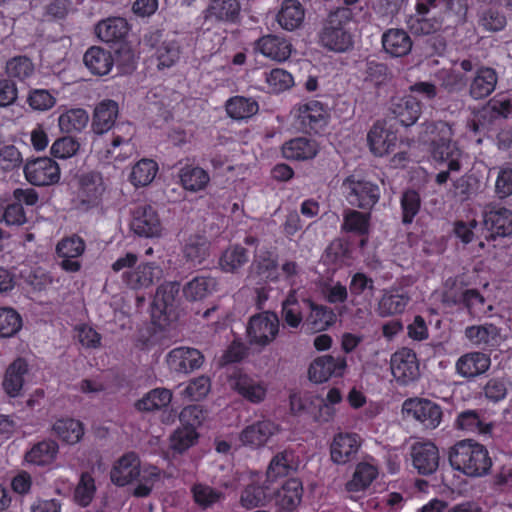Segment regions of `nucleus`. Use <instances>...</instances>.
<instances>
[{
    "label": "nucleus",
    "mask_w": 512,
    "mask_h": 512,
    "mask_svg": "<svg viewBox=\"0 0 512 512\" xmlns=\"http://www.w3.org/2000/svg\"><path fill=\"white\" fill-rule=\"evenodd\" d=\"M415 13L406 24L415 35H430L441 30L447 16L455 14L464 17L467 13L466 0H415Z\"/></svg>",
    "instance_id": "f257e3e1"
},
{
    "label": "nucleus",
    "mask_w": 512,
    "mask_h": 512,
    "mask_svg": "<svg viewBox=\"0 0 512 512\" xmlns=\"http://www.w3.org/2000/svg\"><path fill=\"white\" fill-rule=\"evenodd\" d=\"M452 128L444 121L427 122L419 132L418 141L429 145L433 159L447 163L450 171H460L462 151L452 142Z\"/></svg>",
    "instance_id": "f03ea898"
},
{
    "label": "nucleus",
    "mask_w": 512,
    "mask_h": 512,
    "mask_svg": "<svg viewBox=\"0 0 512 512\" xmlns=\"http://www.w3.org/2000/svg\"><path fill=\"white\" fill-rule=\"evenodd\" d=\"M119 112L118 104L110 98L104 99L94 109L91 129L94 134L102 135L113 128L112 140L107 154L115 159H120L121 152L115 154L119 147L129 146L135 133L131 123H120L115 125Z\"/></svg>",
    "instance_id": "7ed1b4c3"
},
{
    "label": "nucleus",
    "mask_w": 512,
    "mask_h": 512,
    "mask_svg": "<svg viewBox=\"0 0 512 512\" xmlns=\"http://www.w3.org/2000/svg\"><path fill=\"white\" fill-rule=\"evenodd\" d=\"M448 460L451 467L470 478H480L490 473L492 459L483 444L464 439L449 448Z\"/></svg>",
    "instance_id": "20e7f679"
},
{
    "label": "nucleus",
    "mask_w": 512,
    "mask_h": 512,
    "mask_svg": "<svg viewBox=\"0 0 512 512\" xmlns=\"http://www.w3.org/2000/svg\"><path fill=\"white\" fill-rule=\"evenodd\" d=\"M352 21L353 13L349 8H338L330 12L319 31V44L337 53L350 50L354 44Z\"/></svg>",
    "instance_id": "39448f33"
},
{
    "label": "nucleus",
    "mask_w": 512,
    "mask_h": 512,
    "mask_svg": "<svg viewBox=\"0 0 512 512\" xmlns=\"http://www.w3.org/2000/svg\"><path fill=\"white\" fill-rule=\"evenodd\" d=\"M343 194L347 202L354 207L370 211L380 199V188L377 184L357 179L350 175L342 183Z\"/></svg>",
    "instance_id": "423d86ee"
},
{
    "label": "nucleus",
    "mask_w": 512,
    "mask_h": 512,
    "mask_svg": "<svg viewBox=\"0 0 512 512\" xmlns=\"http://www.w3.org/2000/svg\"><path fill=\"white\" fill-rule=\"evenodd\" d=\"M279 318L276 313L264 311L253 315L247 325V337L254 345L266 346L278 335Z\"/></svg>",
    "instance_id": "0eeeda50"
},
{
    "label": "nucleus",
    "mask_w": 512,
    "mask_h": 512,
    "mask_svg": "<svg viewBox=\"0 0 512 512\" xmlns=\"http://www.w3.org/2000/svg\"><path fill=\"white\" fill-rule=\"evenodd\" d=\"M105 185L100 173L88 172L79 177L76 202L79 209L88 211L102 203Z\"/></svg>",
    "instance_id": "6e6552de"
},
{
    "label": "nucleus",
    "mask_w": 512,
    "mask_h": 512,
    "mask_svg": "<svg viewBox=\"0 0 512 512\" xmlns=\"http://www.w3.org/2000/svg\"><path fill=\"white\" fill-rule=\"evenodd\" d=\"M23 170L26 180L34 186H50L60 180V167L50 157L27 160Z\"/></svg>",
    "instance_id": "1a4fd4ad"
},
{
    "label": "nucleus",
    "mask_w": 512,
    "mask_h": 512,
    "mask_svg": "<svg viewBox=\"0 0 512 512\" xmlns=\"http://www.w3.org/2000/svg\"><path fill=\"white\" fill-rule=\"evenodd\" d=\"M328 112L319 101H311L298 108L295 126L306 134H320L328 124Z\"/></svg>",
    "instance_id": "9d476101"
},
{
    "label": "nucleus",
    "mask_w": 512,
    "mask_h": 512,
    "mask_svg": "<svg viewBox=\"0 0 512 512\" xmlns=\"http://www.w3.org/2000/svg\"><path fill=\"white\" fill-rule=\"evenodd\" d=\"M402 410L407 417H412L427 429L436 428L442 419L441 407L428 399H406Z\"/></svg>",
    "instance_id": "9b49d317"
},
{
    "label": "nucleus",
    "mask_w": 512,
    "mask_h": 512,
    "mask_svg": "<svg viewBox=\"0 0 512 512\" xmlns=\"http://www.w3.org/2000/svg\"><path fill=\"white\" fill-rule=\"evenodd\" d=\"M85 249V241L76 234L61 239L56 245V255L61 269L67 273L80 271L82 267L80 257Z\"/></svg>",
    "instance_id": "f8f14e48"
},
{
    "label": "nucleus",
    "mask_w": 512,
    "mask_h": 512,
    "mask_svg": "<svg viewBox=\"0 0 512 512\" xmlns=\"http://www.w3.org/2000/svg\"><path fill=\"white\" fill-rule=\"evenodd\" d=\"M486 239H496L512 234V211L495 204L487 205L483 212Z\"/></svg>",
    "instance_id": "ddd939ff"
},
{
    "label": "nucleus",
    "mask_w": 512,
    "mask_h": 512,
    "mask_svg": "<svg viewBox=\"0 0 512 512\" xmlns=\"http://www.w3.org/2000/svg\"><path fill=\"white\" fill-rule=\"evenodd\" d=\"M130 228L140 237L152 238L161 234L162 224L156 209L145 204L134 209Z\"/></svg>",
    "instance_id": "4468645a"
},
{
    "label": "nucleus",
    "mask_w": 512,
    "mask_h": 512,
    "mask_svg": "<svg viewBox=\"0 0 512 512\" xmlns=\"http://www.w3.org/2000/svg\"><path fill=\"white\" fill-rule=\"evenodd\" d=\"M391 371L396 381L407 385L419 376V363L416 353L410 348H401L391 358Z\"/></svg>",
    "instance_id": "2eb2a0df"
},
{
    "label": "nucleus",
    "mask_w": 512,
    "mask_h": 512,
    "mask_svg": "<svg viewBox=\"0 0 512 512\" xmlns=\"http://www.w3.org/2000/svg\"><path fill=\"white\" fill-rule=\"evenodd\" d=\"M204 360V355L200 350L186 346L175 347L166 356L168 368L182 374H188L201 368Z\"/></svg>",
    "instance_id": "dca6fc26"
},
{
    "label": "nucleus",
    "mask_w": 512,
    "mask_h": 512,
    "mask_svg": "<svg viewBox=\"0 0 512 512\" xmlns=\"http://www.w3.org/2000/svg\"><path fill=\"white\" fill-rule=\"evenodd\" d=\"M141 461L137 453L130 451L124 453L112 466L110 471L111 482L124 487L139 480L142 475Z\"/></svg>",
    "instance_id": "f3484780"
},
{
    "label": "nucleus",
    "mask_w": 512,
    "mask_h": 512,
    "mask_svg": "<svg viewBox=\"0 0 512 512\" xmlns=\"http://www.w3.org/2000/svg\"><path fill=\"white\" fill-rule=\"evenodd\" d=\"M361 447V437L357 433L339 432L334 435L330 444L331 461L337 465H345L356 459Z\"/></svg>",
    "instance_id": "a211bd4d"
},
{
    "label": "nucleus",
    "mask_w": 512,
    "mask_h": 512,
    "mask_svg": "<svg viewBox=\"0 0 512 512\" xmlns=\"http://www.w3.org/2000/svg\"><path fill=\"white\" fill-rule=\"evenodd\" d=\"M162 268L155 262H143L122 274L123 283L132 290L146 289L159 282Z\"/></svg>",
    "instance_id": "6ab92c4d"
},
{
    "label": "nucleus",
    "mask_w": 512,
    "mask_h": 512,
    "mask_svg": "<svg viewBox=\"0 0 512 512\" xmlns=\"http://www.w3.org/2000/svg\"><path fill=\"white\" fill-rule=\"evenodd\" d=\"M347 367L345 357L324 355L317 357L309 366L308 376L314 383H324L331 377H341Z\"/></svg>",
    "instance_id": "aec40b11"
},
{
    "label": "nucleus",
    "mask_w": 512,
    "mask_h": 512,
    "mask_svg": "<svg viewBox=\"0 0 512 512\" xmlns=\"http://www.w3.org/2000/svg\"><path fill=\"white\" fill-rule=\"evenodd\" d=\"M34 65L26 56H17L10 59L6 64V72L9 78H0V96H17V87L11 78L20 81L32 75Z\"/></svg>",
    "instance_id": "412c9836"
},
{
    "label": "nucleus",
    "mask_w": 512,
    "mask_h": 512,
    "mask_svg": "<svg viewBox=\"0 0 512 512\" xmlns=\"http://www.w3.org/2000/svg\"><path fill=\"white\" fill-rule=\"evenodd\" d=\"M412 465L420 475L428 476L439 467L438 447L430 441L416 442L411 447Z\"/></svg>",
    "instance_id": "4be33fe9"
},
{
    "label": "nucleus",
    "mask_w": 512,
    "mask_h": 512,
    "mask_svg": "<svg viewBox=\"0 0 512 512\" xmlns=\"http://www.w3.org/2000/svg\"><path fill=\"white\" fill-rule=\"evenodd\" d=\"M230 384L236 393L252 404H259L266 398L267 386L265 383L248 374H234L230 379Z\"/></svg>",
    "instance_id": "5701e85b"
},
{
    "label": "nucleus",
    "mask_w": 512,
    "mask_h": 512,
    "mask_svg": "<svg viewBox=\"0 0 512 512\" xmlns=\"http://www.w3.org/2000/svg\"><path fill=\"white\" fill-rule=\"evenodd\" d=\"M367 140L374 155L384 156L394 152L398 137L396 131L386 128L385 123L377 121L368 132Z\"/></svg>",
    "instance_id": "b1692460"
},
{
    "label": "nucleus",
    "mask_w": 512,
    "mask_h": 512,
    "mask_svg": "<svg viewBox=\"0 0 512 512\" xmlns=\"http://www.w3.org/2000/svg\"><path fill=\"white\" fill-rule=\"evenodd\" d=\"M303 484L298 478L287 479L275 493L277 512H294L303 497Z\"/></svg>",
    "instance_id": "393cba45"
},
{
    "label": "nucleus",
    "mask_w": 512,
    "mask_h": 512,
    "mask_svg": "<svg viewBox=\"0 0 512 512\" xmlns=\"http://www.w3.org/2000/svg\"><path fill=\"white\" fill-rule=\"evenodd\" d=\"M241 5L238 0H211L204 11L206 21L236 24L240 20Z\"/></svg>",
    "instance_id": "a878e982"
},
{
    "label": "nucleus",
    "mask_w": 512,
    "mask_h": 512,
    "mask_svg": "<svg viewBox=\"0 0 512 512\" xmlns=\"http://www.w3.org/2000/svg\"><path fill=\"white\" fill-rule=\"evenodd\" d=\"M279 431V427L271 420H262L246 426L240 433V441L251 448H260Z\"/></svg>",
    "instance_id": "bb28decb"
},
{
    "label": "nucleus",
    "mask_w": 512,
    "mask_h": 512,
    "mask_svg": "<svg viewBox=\"0 0 512 512\" xmlns=\"http://www.w3.org/2000/svg\"><path fill=\"white\" fill-rule=\"evenodd\" d=\"M491 365L490 356L483 352H468L456 361V373L461 377L472 379L484 374Z\"/></svg>",
    "instance_id": "cd10ccee"
},
{
    "label": "nucleus",
    "mask_w": 512,
    "mask_h": 512,
    "mask_svg": "<svg viewBox=\"0 0 512 512\" xmlns=\"http://www.w3.org/2000/svg\"><path fill=\"white\" fill-rule=\"evenodd\" d=\"M130 25L125 18L109 17L101 20L95 27L97 37L106 43L118 44L125 41Z\"/></svg>",
    "instance_id": "c85d7f7f"
},
{
    "label": "nucleus",
    "mask_w": 512,
    "mask_h": 512,
    "mask_svg": "<svg viewBox=\"0 0 512 512\" xmlns=\"http://www.w3.org/2000/svg\"><path fill=\"white\" fill-rule=\"evenodd\" d=\"M384 51L391 57H403L410 53L413 42L409 34L399 28L386 30L381 37Z\"/></svg>",
    "instance_id": "c756f323"
},
{
    "label": "nucleus",
    "mask_w": 512,
    "mask_h": 512,
    "mask_svg": "<svg viewBox=\"0 0 512 512\" xmlns=\"http://www.w3.org/2000/svg\"><path fill=\"white\" fill-rule=\"evenodd\" d=\"M256 49L265 57L282 62L290 57L292 46L284 38L276 35H266L256 42Z\"/></svg>",
    "instance_id": "7c9ffc66"
},
{
    "label": "nucleus",
    "mask_w": 512,
    "mask_h": 512,
    "mask_svg": "<svg viewBox=\"0 0 512 512\" xmlns=\"http://www.w3.org/2000/svg\"><path fill=\"white\" fill-rule=\"evenodd\" d=\"M86 68L94 75H107L113 68L114 58L109 50L100 46H91L83 56Z\"/></svg>",
    "instance_id": "2f4dec72"
},
{
    "label": "nucleus",
    "mask_w": 512,
    "mask_h": 512,
    "mask_svg": "<svg viewBox=\"0 0 512 512\" xmlns=\"http://www.w3.org/2000/svg\"><path fill=\"white\" fill-rule=\"evenodd\" d=\"M28 373V364L23 358H17L6 369L2 382L5 393L17 397L24 385V377Z\"/></svg>",
    "instance_id": "473e14b6"
},
{
    "label": "nucleus",
    "mask_w": 512,
    "mask_h": 512,
    "mask_svg": "<svg viewBox=\"0 0 512 512\" xmlns=\"http://www.w3.org/2000/svg\"><path fill=\"white\" fill-rule=\"evenodd\" d=\"M453 303L463 306L474 318H481L492 310L484 296L477 289H465L455 295Z\"/></svg>",
    "instance_id": "72a5a7b5"
},
{
    "label": "nucleus",
    "mask_w": 512,
    "mask_h": 512,
    "mask_svg": "<svg viewBox=\"0 0 512 512\" xmlns=\"http://www.w3.org/2000/svg\"><path fill=\"white\" fill-rule=\"evenodd\" d=\"M317 153V143L305 137L291 139L282 146V155L288 160H308L314 158Z\"/></svg>",
    "instance_id": "f704fd0d"
},
{
    "label": "nucleus",
    "mask_w": 512,
    "mask_h": 512,
    "mask_svg": "<svg viewBox=\"0 0 512 512\" xmlns=\"http://www.w3.org/2000/svg\"><path fill=\"white\" fill-rule=\"evenodd\" d=\"M395 100V98H392ZM393 102L391 112L394 118L405 127L413 125L421 114V103L418 98H396Z\"/></svg>",
    "instance_id": "c9c22d12"
},
{
    "label": "nucleus",
    "mask_w": 512,
    "mask_h": 512,
    "mask_svg": "<svg viewBox=\"0 0 512 512\" xmlns=\"http://www.w3.org/2000/svg\"><path fill=\"white\" fill-rule=\"evenodd\" d=\"M58 444L53 440H42L35 443L30 450L25 453V461L36 466L50 465L58 453Z\"/></svg>",
    "instance_id": "e433bc0d"
},
{
    "label": "nucleus",
    "mask_w": 512,
    "mask_h": 512,
    "mask_svg": "<svg viewBox=\"0 0 512 512\" xmlns=\"http://www.w3.org/2000/svg\"><path fill=\"white\" fill-rule=\"evenodd\" d=\"M178 177L182 187L190 192L203 190L210 181V176L206 170L190 164H186L179 169Z\"/></svg>",
    "instance_id": "4c0bfd02"
},
{
    "label": "nucleus",
    "mask_w": 512,
    "mask_h": 512,
    "mask_svg": "<svg viewBox=\"0 0 512 512\" xmlns=\"http://www.w3.org/2000/svg\"><path fill=\"white\" fill-rule=\"evenodd\" d=\"M305 16L301 3L297 0H285L277 14V22L288 31L297 29L303 22Z\"/></svg>",
    "instance_id": "58836bf2"
},
{
    "label": "nucleus",
    "mask_w": 512,
    "mask_h": 512,
    "mask_svg": "<svg viewBox=\"0 0 512 512\" xmlns=\"http://www.w3.org/2000/svg\"><path fill=\"white\" fill-rule=\"evenodd\" d=\"M52 430L59 440L69 445L78 443L84 435L83 423L73 418L57 419Z\"/></svg>",
    "instance_id": "ea45409f"
},
{
    "label": "nucleus",
    "mask_w": 512,
    "mask_h": 512,
    "mask_svg": "<svg viewBox=\"0 0 512 512\" xmlns=\"http://www.w3.org/2000/svg\"><path fill=\"white\" fill-rule=\"evenodd\" d=\"M378 476L375 466L360 462L357 464L352 478L345 484V490L350 493L365 491Z\"/></svg>",
    "instance_id": "a19ab883"
},
{
    "label": "nucleus",
    "mask_w": 512,
    "mask_h": 512,
    "mask_svg": "<svg viewBox=\"0 0 512 512\" xmlns=\"http://www.w3.org/2000/svg\"><path fill=\"white\" fill-rule=\"evenodd\" d=\"M248 261V250L239 244H234L222 252L219 266L223 272L237 273Z\"/></svg>",
    "instance_id": "79ce46f5"
},
{
    "label": "nucleus",
    "mask_w": 512,
    "mask_h": 512,
    "mask_svg": "<svg viewBox=\"0 0 512 512\" xmlns=\"http://www.w3.org/2000/svg\"><path fill=\"white\" fill-rule=\"evenodd\" d=\"M310 313L306 319L309 328L315 332L326 330L336 321L335 312L324 305L315 304L311 300H307Z\"/></svg>",
    "instance_id": "37998d69"
},
{
    "label": "nucleus",
    "mask_w": 512,
    "mask_h": 512,
    "mask_svg": "<svg viewBox=\"0 0 512 512\" xmlns=\"http://www.w3.org/2000/svg\"><path fill=\"white\" fill-rule=\"evenodd\" d=\"M498 76L493 68L481 67L470 85V96H490L497 85Z\"/></svg>",
    "instance_id": "c03bdc74"
},
{
    "label": "nucleus",
    "mask_w": 512,
    "mask_h": 512,
    "mask_svg": "<svg viewBox=\"0 0 512 512\" xmlns=\"http://www.w3.org/2000/svg\"><path fill=\"white\" fill-rule=\"evenodd\" d=\"M371 214L348 209L344 212L341 228L343 231L358 236H366L369 233Z\"/></svg>",
    "instance_id": "a18cd8bd"
},
{
    "label": "nucleus",
    "mask_w": 512,
    "mask_h": 512,
    "mask_svg": "<svg viewBox=\"0 0 512 512\" xmlns=\"http://www.w3.org/2000/svg\"><path fill=\"white\" fill-rule=\"evenodd\" d=\"M410 297L406 293H400L398 290L385 292L379 303L378 312L381 316H391L404 312Z\"/></svg>",
    "instance_id": "49530a36"
},
{
    "label": "nucleus",
    "mask_w": 512,
    "mask_h": 512,
    "mask_svg": "<svg viewBox=\"0 0 512 512\" xmlns=\"http://www.w3.org/2000/svg\"><path fill=\"white\" fill-rule=\"evenodd\" d=\"M89 122V115L83 108H72L63 112L58 119L60 130L64 133H78L84 130Z\"/></svg>",
    "instance_id": "de8ad7c7"
},
{
    "label": "nucleus",
    "mask_w": 512,
    "mask_h": 512,
    "mask_svg": "<svg viewBox=\"0 0 512 512\" xmlns=\"http://www.w3.org/2000/svg\"><path fill=\"white\" fill-rule=\"evenodd\" d=\"M158 170L155 160L143 158L132 167L130 181L136 187L147 186L154 180Z\"/></svg>",
    "instance_id": "09e8293b"
},
{
    "label": "nucleus",
    "mask_w": 512,
    "mask_h": 512,
    "mask_svg": "<svg viewBox=\"0 0 512 512\" xmlns=\"http://www.w3.org/2000/svg\"><path fill=\"white\" fill-rule=\"evenodd\" d=\"M172 393L166 388H155L135 403L139 411L160 410L170 404Z\"/></svg>",
    "instance_id": "8fccbe9b"
},
{
    "label": "nucleus",
    "mask_w": 512,
    "mask_h": 512,
    "mask_svg": "<svg viewBox=\"0 0 512 512\" xmlns=\"http://www.w3.org/2000/svg\"><path fill=\"white\" fill-rule=\"evenodd\" d=\"M96 491L94 477L89 472H82L74 489L73 500L78 506L86 508L92 503Z\"/></svg>",
    "instance_id": "3c124183"
},
{
    "label": "nucleus",
    "mask_w": 512,
    "mask_h": 512,
    "mask_svg": "<svg viewBox=\"0 0 512 512\" xmlns=\"http://www.w3.org/2000/svg\"><path fill=\"white\" fill-rule=\"evenodd\" d=\"M420 194L414 189L403 191L400 197L401 222L403 225H411L421 209Z\"/></svg>",
    "instance_id": "603ef678"
},
{
    "label": "nucleus",
    "mask_w": 512,
    "mask_h": 512,
    "mask_svg": "<svg viewBox=\"0 0 512 512\" xmlns=\"http://www.w3.org/2000/svg\"><path fill=\"white\" fill-rule=\"evenodd\" d=\"M215 287L216 281L214 278L197 276L184 286L183 294L187 300L197 301L212 293Z\"/></svg>",
    "instance_id": "864d4df0"
},
{
    "label": "nucleus",
    "mask_w": 512,
    "mask_h": 512,
    "mask_svg": "<svg viewBox=\"0 0 512 512\" xmlns=\"http://www.w3.org/2000/svg\"><path fill=\"white\" fill-rule=\"evenodd\" d=\"M225 107L228 115L236 120L250 118L259 109L255 98H228Z\"/></svg>",
    "instance_id": "5fc2aeb1"
},
{
    "label": "nucleus",
    "mask_w": 512,
    "mask_h": 512,
    "mask_svg": "<svg viewBox=\"0 0 512 512\" xmlns=\"http://www.w3.org/2000/svg\"><path fill=\"white\" fill-rule=\"evenodd\" d=\"M456 427L465 432L482 435L488 434L492 430V425L484 423L475 410L461 412L456 419Z\"/></svg>",
    "instance_id": "6e6d98bb"
},
{
    "label": "nucleus",
    "mask_w": 512,
    "mask_h": 512,
    "mask_svg": "<svg viewBox=\"0 0 512 512\" xmlns=\"http://www.w3.org/2000/svg\"><path fill=\"white\" fill-rule=\"evenodd\" d=\"M21 315L11 307H0V337L10 338L22 328Z\"/></svg>",
    "instance_id": "4d7b16f0"
},
{
    "label": "nucleus",
    "mask_w": 512,
    "mask_h": 512,
    "mask_svg": "<svg viewBox=\"0 0 512 512\" xmlns=\"http://www.w3.org/2000/svg\"><path fill=\"white\" fill-rule=\"evenodd\" d=\"M180 285L177 282H169L160 285L153 299V309H157L160 313L166 314L169 308L173 306L176 295L178 294Z\"/></svg>",
    "instance_id": "13d9d810"
},
{
    "label": "nucleus",
    "mask_w": 512,
    "mask_h": 512,
    "mask_svg": "<svg viewBox=\"0 0 512 512\" xmlns=\"http://www.w3.org/2000/svg\"><path fill=\"white\" fill-rule=\"evenodd\" d=\"M27 222L26 212L20 203L11 199L0 202V223L7 226H21Z\"/></svg>",
    "instance_id": "bf43d9fd"
},
{
    "label": "nucleus",
    "mask_w": 512,
    "mask_h": 512,
    "mask_svg": "<svg viewBox=\"0 0 512 512\" xmlns=\"http://www.w3.org/2000/svg\"><path fill=\"white\" fill-rule=\"evenodd\" d=\"M191 493L194 502L202 509L212 507L222 497V493L219 490L202 483L194 484L191 488Z\"/></svg>",
    "instance_id": "052dcab7"
},
{
    "label": "nucleus",
    "mask_w": 512,
    "mask_h": 512,
    "mask_svg": "<svg viewBox=\"0 0 512 512\" xmlns=\"http://www.w3.org/2000/svg\"><path fill=\"white\" fill-rule=\"evenodd\" d=\"M198 437L195 429L182 426L171 435L170 446L173 451L183 453L197 442Z\"/></svg>",
    "instance_id": "680f3d73"
},
{
    "label": "nucleus",
    "mask_w": 512,
    "mask_h": 512,
    "mask_svg": "<svg viewBox=\"0 0 512 512\" xmlns=\"http://www.w3.org/2000/svg\"><path fill=\"white\" fill-rule=\"evenodd\" d=\"M183 254L188 261L201 264L208 255L205 238L200 236L190 237L184 245Z\"/></svg>",
    "instance_id": "e2e57ef3"
},
{
    "label": "nucleus",
    "mask_w": 512,
    "mask_h": 512,
    "mask_svg": "<svg viewBox=\"0 0 512 512\" xmlns=\"http://www.w3.org/2000/svg\"><path fill=\"white\" fill-rule=\"evenodd\" d=\"M292 458L293 455L287 451L277 453L270 461L267 477L276 479L287 476L293 470Z\"/></svg>",
    "instance_id": "0e129e2a"
},
{
    "label": "nucleus",
    "mask_w": 512,
    "mask_h": 512,
    "mask_svg": "<svg viewBox=\"0 0 512 512\" xmlns=\"http://www.w3.org/2000/svg\"><path fill=\"white\" fill-rule=\"evenodd\" d=\"M392 78V73L385 63L375 60L368 61L366 64L365 81L376 87L386 85Z\"/></svg>",
    "instance_id": "69168bd1"
},
{
    "label": "nucleus",
    "mask_w": 512,
    "mask_h": 512,
    "mask_svg": "<svg viewBox=\"0 0 512 512\" xmlns=\"http://www.w3.org/2000/svg\"><path fill=\"white\" fill-rule=\"evenodd\" d=\"M181 49L176 41H164L157 49L158 68H170L180 58Z\"/></svg>",
    "instance_id": "338daca9"
},
{
    "label": "nucleus",
    "mask_w": 512,
    "mask_h": 512,
    "mask_svg": "<svg viewBox=\"0 0 512 512\" xmlns=\"http://www.w3.org/2000/svg\"><path fill=\"white\" fill-rule=\"evenodd\" d=\"M496 327L493 325H473L465 329V336L475 345L489 346L496 337Z\"/></svg>",
    "instance_id": "774afa93"
}]
</instances>
